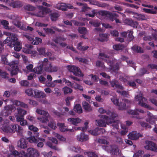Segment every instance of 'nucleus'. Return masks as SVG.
Instances as JSON below:
<instances>
[{"instance_id":"obj_43","label":"nucleus","mask_w":157,"mask_h":157,"mask_svg":"<svg viewBox=\"0 0 157 157\" xmlns=\"http://www.w3.org/2000/svg\"><path fill=\"white\" fill-rule=\"evenodd\" d=\"M50 16L52 21H56L59 17V14L56 13H52Z\"/></svg>"},{"instance_id":"obj_16","label":"nucleus","mask_w":157,"mask_h":157,"mask_svg":"<svg viewBox=\"0 0 157 157\" xmlns=\"http://www.w3.org/2000/svg\"><path fill=\"white\" fill-rule=\"evenodd\" d=\"M147 114L148 118L146 119L147 121L152 124L155 123V121L157 120V118L156 117L153 116L152 114L149 112H147Z\"/></svg>"},{"instance_id":"obj_13","label":"nucleus","mask_w":157,"mask_h":157,"mask_svg":"<svg viewBox=\"0 0 157 157\" xmlns=\"http://www.w3.org/2000/svg\"><path fill=\"white\" fill-rule=\"evenodd\" d=\"M59 69L58 66L49 63L48 67H45V71L49 73L55 72L58 71Z\"/></svg>"},{"instance_id":"obj_53","label":"nucleus","mask_w":157,"mask_h":157,"mask_svg":"<svg viewBox=\"0 0 157 157\" xmlns=\"http://www.w3.org/2000/svg\"><path fill=\"white\" fill-rule=\"evenodd\" d=\"M70 149L72 151L77 152H79L81 151V149L79 147H76L74 146H71L70 147Z\"/></svg>"},{"instance_id":"obj_7","label":"nucleus","mask_w":157,"mask_h":157,"mask_svg":"<svg viewBox=\"0 0 157 157\" xmlns=\"http://www.w3.org/2000/svg\"><path fill=\"white\" fill-rule=\"evenodd\" d=\"M100 14L102 16H106L109 17L111 21H113L114 20V17H117L118 15L116 13H112L111 12L106 11H101Z\"/></svg>"},{"instance_id":"obj_50","label":"nucleus","mask_w":157,"mask_h":157,"mask_svg":"<svg viewBox=\"0 0 157 157\" xmlns=\"http://www.w3.org/2000/svg\"><path fill=\"white\" fill-rule=\"evenodd\" d=\"M63 81L65 83L67 84V86H70V87L72 88V87H73V84H74V83H72L71 82H70V81L66 79L65 78H63Z\"/></svg>"},{"instance_id":"obj_56","label":"nucleus","mask_w":157,"mask_h":157,"mask_svg":"<svg viewBox=\"0 0 157 157\" xmlns=\"http://www.w3.org/2000/svg\"><path fill=\"white\" fill-rule=\"evenodd\" d=\"M109 82L112 87L115 88L117 84L118 81L115 79H113L112 81H110Z\"/></svg>"},{"instance_id":"obj_33","label":"nucleus","mask_w":157,"mask_h":157,"mask_svg":"<svg viewBox=\"0 0 157 157\" xmlns=\"http://www.w3.org/2000/svg\"><path fill=\"white\" fill-rule=\"evenodd\" d=\"M22 51L25 53L27 54H36L37 52L36 51H33L30 49L28 48H23L22 50Z\"/></svg>"},{"instance_id":"obj_5","label":"nucleus","mask_w":157,"mask_h":157,"mask_svg":"<svg viewBox=\"0 0 157 157\" xmlns=\"http://www.w3.org/2000/svg\"><path fill=\"white\" fill-rule=\"evenodd\" d=\"M67 69L69 71L72 72L75 76L78 77H83L84 76L78 67L74 65H69L67 66Z\"/></svg>"},{"instance_id":"obj_14","label":"nucleus","mask_w":157,"mask_h":157,"mask_svg":"<svg viewBox=\"0 0 157 157\" xmlns=\"http://www.w3.org/2000/svg\"><path fill=\"white\" fill-rule=\"evenodd\" d=\"M2 129L4 132L7 134H12L14 133L12 124L4 125L2 127Z\"/></svg>"},{"instance_id":"obj_63","label":"nucleus","mask_w":157,"mask_h":157,"mask_svg":"<svg viewBox=\"0 0 157 157\" xmlns=\"http://www.w3.org/2000/svg\"><path fill=\"white\" fill-rule=\"evenodd\" d=\"M29 128L30 130L34 132H36L38 131V128L33 125L29 126Z\"/></svg>"},{"instance_id":"obj_60","label":"nucleus","mask_w":157,"mask_h":157,"mask_svg":"<svg viewBox=\"0 0 157 157\" xmlns=\"http://www.w3.org/2000/svg\"><path fill=\"white\" fill-rule=\"evenodd\" d=\"M2 25L4 26V28L6 29H9V27L8 25L9 23L8 21L6 20H3L1 22Z\"/></svg>"},{"instance_id":"obj_57","label":"nucleus","mask_w":157,"mask_h":157,"mask_svg":"<svg viewBox=\"0 0 157 157\" xmlns=\"http://www.w3.org/2000/svg\"><path fill=\"white\" fill-rule=\"evenodd\" d=\"M22 119H20L18 121L16 120L17 122H20V124L22 126H24L27 124V121L24 120L23 118H22Z\"/></svg>"},{"instance_id":"obj_18","label":"nucleus","mask_w":157,"mask_h":157,"mask_svg":"<svg viewBox=\"0 0 157 157\" xmlns=\"http://www.w3.org/2000/svg\"><path fill=\"white\" fill-rule=\"evenodd\" d=\"M77 139L78 141L83 142L88 140L89 137L87 135H85L84 133H81L77 136Z\"/></svg>"},{"instance_id":"obj_38","label":"nucleus","mask_w":157,"mask_h":157,"mask_svg":"<svg viewBox=\"0 0 157 157\" xmlns=\"http://www.w3.org/2000/svg\"><path fill=\"white\" fill-rule=\"evenodd\" d=\"M132 49L134 51L138 53H143L144 50L141 47H139L137 46H135L132 47Z\"/></svg>"},{"instance_id":"obj_28","label":"nucleus","mask_w":157,"mask_h":157,"mask_svg":"<svg viewBox=\"0 0 157 157\" xmlns=\"http://www.w3.org/2000/svg\"><path fill=\"white\" fill-rule=\"evenodd\" d=\"M74 111L78 113H82V109L80 104H76L74 107Z\"/></svg>"},{"instance_id":"obj_54","label":"nucleus","mask_w":157,"mask_h":157,"mask_svg":"<svg viewBox=\"0 0 157 157\" xmlns=\"http://www.w3.org/2000/svg\"><path fill=\"white\" fill-rule=\"evenodd\" d=\"M23 5L22 2L19 1H16L14 3V7L15 8L20 7Z\"/></svg>"},{"instance_id":"obj_44","label":"nucleus","mask_w":157,"mask_h":157,"mask_svg":"<svg viewBox=\"0 0 157 157\" xmlns=\"http://www.w3.org/2000/svg\"><path fill=\"white\" fill-rule=\"evenodd\" d=\"M42 42V40L41 38L36 37L35 40H33L31 43L33 45H38L39 43H41Z\"/></svg>"},{"instance_id":"obj_4","label":"nucleus","mask_w":157,"mask_h":157,"mask_svg":"<svg viewBox=\"0 0 157 157\" xmlns=\"http://www.w3.org/2000/svg\"><path fill=\"white\" fill-rule=\"evenodd\" d=\"M135 99L136 101H139L138 104L140 105L150 109L151 107L146 104L147 100L146 99L142 96V94L137 95L135 97Z\"/></svg>"},{"instance_id":"obj_52","label":"nucleus","mask_w":157,"mask_h":157,"mask_svg":"<svg viewBox=\"0 0 157 157\" xmlns=\"http://www.w3.org/2000/svg\"><path fill=\"white\" fill-rule=\"evenodd\" d=\"M78 30V32L81 34H85L86 33V29L84 27H79Z\"/></svg>"},{"instance_id":"obj_10","label":"nucleus","mask_w":157,"mask_h":157,"mask_svg":"<svg viewBox=\"0 0 157 157\" xmlns=\"http://www.w3.org/2000/svg\"><path fill=\"white\" fill-rule=\"evenodd\" d=\"M14 133L16 132L17 135L19 136H23V129L22 127L17 124H12Z\"/></svg>"},{"instance_id":"obj_20","label":"nucleus","mask_w":157,"mask_h":157,"mask_svg":"<svg viewBox=\"0 0 157 157\" xmlns=\"http://www.w3.org/2000/svg\"><path fill=\"white\" fill-rule=\"evenodd\" d=\"M10 101L13 105L16 106H20L24 108H27L28 107L27 105L24 102L13 99H11Z\"/></svg>"},{"instance_id":"obj_48","label":"nucleus","mask_w":157,"mask_h":157,"mask_svg":"<svg viewBox=\"0 0 157 157\" xmlns=\"http://www.w3.org/2000/svg\"><path fill=\"white\" fill-rule=\"evenodd\" d=\"M89 132L93 135L97 136L99 134L98 128H96L94 130H90L89 131Z\"/></svg>"},{"instance_id":"obj_26","label":"nucleus","mask_w":157,"mask_h":157,"mask_svg":"<svg viewBox=\"0 0 157 157\" xmlns=\"http://www.w3.org/2000/svg\"><path fill=\"white\" fill-rule=\"evenodd\" d=\"M88 123L89 122L86 121L84 123V127H75L74 129L75 130H82L83 132L85 131L88 127Z\"/></svg>"},{"instance_id":"obj_12","label":"nucleus","mask_w":157,"mask_h":157,"mask_svg":"<svg viewBox=\"0 0 157 157\" xmlns=\"http://www.w3.org/2000/svg\"><path fill=\"white\" fill-rule=\"evenodd\" d=\"M50 12V10L49 9L43 8L36 13L35 15L38 17H44L45 14L49 13Z\"/></svg>"},{"instance_id":"obj_42","label":"nucleus","mask_w":157,"mask_h":157,"mask_svg":"<svg viewBox=\"0 0 157 157\" xmlns=\"http://www.w3.org/2000/svg\"><path fill=\"white\" fill-rule=\"evenodd\" d=\"M74 83H75V84H73V87L72 88H74L75 89H78L81 91L83 90V88L80 85L75 82H74Z\"/></svg>"},{"instance_id":"obj_17","label":"nucleus","mask_w":157,"mask_h":157,"mask_svg":"<svg viewBox=\"0 0 157 157\" xmlns=\"http://www.w3.org/2000/svg\"><path fill=\"white\" fill-rule=\"evenodd\" d=\"M43 116L37 117V119L42 123H46L49 121L50 116L48 113L43 115Z\"/></svg>"},{"instance_id":"obj_6","label":"nucleus","mask_w":157,"mask_h":157,"mask_svg":"<svg viewBox=\"0 0 157 157\" xmlns=\"http://www.w3.org/2000/svg\"><path fill=\"white\" fill-rule=\"evenodd\" d=\"M99 55V59L105 60L107 62L109 66L107 68H108L110 70L112 69L113 68V62L111 61V58L107 55L103 53H100Z\"/></svg>"},{"instance_id":"obj_22","label":"nucleus","mask_w":157,"mask_h":157,"mask_svg":"<svg viewBox=\"0 0 157 157\" xmlns=\"http://www.w3.org/2000/svg\"><path fill=\"white\" fill-rule=\"evenodd\" d=\"M82 105L83 108L86 111L89 112L93 110V109L91 105L86 101H83Z\"/></svg>"},{"instance_id":"obj_25","label":"nucleus","mask_w":157,"mask_h":157,"mask_svg":"<svg viewBox=\"0 0 157 157\" xmlns=\"http://www.w3.org/2000/svg\"><path fill=\"white\" fill-rule=\"evenodd\" d=\"M38 63L40 65H41L42 67H43L45 71V67H48L49 63H51L48 61V59L47 58H44L43 61H39Z\"/></svg>"},{"instance_id":"obj_55","label":"nucleus","mask_w":157,"mask_h":157,"mask_svg":"<svg viewBox=\"0 0 157 157\" xmlns=\"http://www.w3.org/2000/svg\"><path fill=\"white\" fill-rule=\"evenodd\" d=\"M111 100L113 104L117 106L119 103L118 99L117 98L115 97H113V98H111Z\"/></svg>"},{"instance_id":"obj_46","label":"nucleus","mask_w":157,"mask_h":157,"mask_svg":"<svg viewBox=\"0 0 157 157\" xmlns=\"http://www.w3.org/2000/svg\"><path fill=\"white\" fill-rule=\"evenodd\" d=\"M113 49L117 51L122 49L124 48V46L120 44H117L114 45L113 46Z\"/></svg>"},{"instance_id":"obj_15","label":"nucleus","mask_w":157,"mask_h":157,"mask_svg":"<svg viewBox=\"0 0 157 157\" xmlns=\"http://www.w3.org/2000/svg\"><path fill=\"white\" fill-rule=\"evenodd\" d=\"M27 142L26 140L23 138H21L18 141L17 146L19 148L25 149L27 147Z\"/></svg>"},{"instance_id":"obj_9","label":"nucleus","mask_w":157,"mask_h":157,"mask_svg":"<svg viewBox=\"0 0 157 157\" xmlns=\"http://www.w3.org/2000/svg\"><path fill=\"white\" fill-rule=\"evenodd\" d=\"M147 145L144 146L145 148L148 150L157 151V147L155 144L151 141H146Z\"/></svg>"},{"instance_id":"obj_45","label":"nucleus","mask_w":157,"mask_h":157,"mask_svg":"<svg viewBox=\"0 0 157 157\" xmlns=\"http://www.w3.org/2000/svg\"><path fill=\"white\" fill-rule=\"evenodd\" d=\"M128 33V41H131L133 39V36L132 35L133 32L132 31L129 30L127 31Z\"/></svg>"},{"instance_id":"obj_1","label":"nucleus","mask_w":157,"mask_h":157,"mask_svg":"<svg viewBox=\"0 0 157 157\" xmlns=\"http://www.w3.org/2000/svg\"><path fill=\"white\" fill-rule=\"evenodd\" d=\"M108 116L103 115L102 118L104 120L101 119L96 120V124L97 126L106 127V124H112L114 128L118 129L119 124H121L119 121H113V120L117 116V115L114 112L108 111L107 113Z\"/></svg>"},{"instance_id":"obj_29","label":"nucleus","mask_w":157,"mask_h":157,"mask_svg":"<svg viewBox=\"0 0 157 157\" xmlns=\"http://www.w3.org/2000/svg\"><path fill=\"white\" fill-rule=\"evenodd\" d=\"M64 94L71 93L73 91V90L67 86L64 87L62 89Z\"/></svg>"},{"instance_id":"obj_59","label":"nucleus","mask_w":157,"mask_h":157,"mask_svg":"<svg viewBox=\"0 0 157 157\" xmlns=\"http://www.w3.org/2000/svg\"><path fill=\"white\" fill-rule=\"evenodd\" d=\"M126 78H125L122 76H120L119 78V79L121 81L123 82L124 84H126L128 83V77H126Z\"/></svg>"},{"instance_id":"obj_27","label":"nucleus","mask_w":157,"mask_h":157,"mask_svg":"<svg viewBox=\"0 0 157 157\" xmlns=\"http://www.w3.org/2000/svg\"><path fill=\"white\" fill-rule=\"evenodd\" d=\"M42 71L43 68L40 64L39 66L34 68L33 69V71L37 74H41L42 72Z\"/></svg>"},{"instance_id":"obj_31","label":"nucleus","mask_w":157,"mask_h":157,"mask_svg":"<svg viewBox=\"0 0 157 157\" xmlns=\"http://www.w3.org/2000/svg\"><path fill=\"white\" fill-rule=\"evenodd\" d=\"M25 10L29 11H33L35 10L36 8L32 5L27 4L24 6Z\"/></svg>"},{"instance_id":"obj_11","label":"nucleus","mask_w":157,"mask_h":157,"mask_svg":"<svg viewBox=\"0 0 157 157\" xmlns=\"http://www.w3.org/2000/svg\"><path fill=\"white\" fill-rule=\"evenodd\" d=\"M128 138L130 139L136 140L139 138L142 137L143 135L139 133H138L136 131H132L129 133L128 135Z\"/></svg>"},{"instance_id":"obj_23","label":"nucleus","mask_w":157,"mask_h":157,"mask_svg":"<svg viewBox=\"0 0 157 157\" xmlns=\"http://www.w3.org/2000/svg\"><path fill=\"white\" fill-rule=\"evenodd\" d=\"M57 125L59 127L60 130L63 132L68 131L69 132H73L74 130L73 129H67L64 126V124L63 123H58L57 124Z\"/></svg>"},{"instance_id":"obj_19","label":"nucleus","mask_w":157,"mask_h":157,"mask_svg":"<svg viewBox=\"0 0 157 157\" xmlns=\"http://www.w3.org/2000/svg\"><path fill=\"white\" fill-rule=\"evenodd\" d=\"M33 97L37 98H44L46 97L45 93L42 91L37 90H35L34 91Z\"/></svg>"},{"instance_id":"obj_2","label":"nucleus","mask_w":157,"mask_h":157,"mask_svg":"<svg viewBox=\"0 0 157 157\" xmlns=\"http://www.w3.org/2000/svg\"><path fill=\"white\" fill-rule=\"evenodd\" d=\"M5 34L8 37L4 41L3 43L7 44L8 46L11 48L13 47L15 45L19 46L20 45L16 34L9 32H6Z\"/></svg>"},{"instance_id":"obj_24","label":"nucleus","mask_w":157,"mask_h":157,"mask_svg":"<svg viewBox=\"0 0 157 157\" xmlns=\"http://www.w3.org/2000/svg\"><path fill=\"white\" fill-rule=\"evenodd\" d=\"M55 8L59 10H61L63 11H67L65 3L62 2L58 3L55 6Z\"/></svg>"},{"instance_id":"obj_47","label":"nucleus","mask_w":157,"mask_h":157,"mask_svg":"<svg viewBox=\"0 0 157 157\" xmlns=\"http://www.w3.org/2000/svg\"><path fill=\"white\" fill-rule=\"evenodd\" d=\"M37 51L39 53L40 55H42L44 56L45 54V48H37Z\"/></svg>"},{"instance_id":"obj_32","label":"nucleus","mask_w":157,"mask_h":157,"mask_svg":"<svg viewBox=\"0 0 157 157\" xmlns=\"http://www.w3.org/2000/svg\"><path fill=\"white\" fill-rule=\"evenodd\" d=\"M13 24L17 27L22 30H25V28L21 25L20 22L14 20L13 22Z\"/></svg>"},{"instance_id":"obj_39","label":"nucleus","mask_w":157,"mask_h":157,"mask_svg":"<svg viewBox=\"0 0 157 157\" xmlns=\"http://www.w3.org/2000/svg\"><path fill=\"white\" fill-rule=\"evenodd\" d=\"M117 106L119 110H123L126 109V104L124 103L123 101L119 102Z\"/></svg>"},{"instance_id":"obj_36","label":"nucleus","mask_w":157,"mask_h":157,"mask_svg":"<svg viewBox=\"0 0 157 157\" xmlns=\"http://www.w3.org/2000/svg\"><path fill=\"white\" fill-rule=\"evenodd\" d=\"M36 112L37 114L43 115L45 114H47L48 113L47 111L39 108H37Z\"/></svg>"},{"instance_id":"obj_30","label":"nucleus","mask_w":157,"mask_h":157,"mask_svg":"<svg viewBox=\"0 0 157 157\" xmlns=\"http://www.w3.org/2000/svg\"><path fill=\"white\" fill-rule=\"evenodd\" d=\"M52 134L53 136L56 137L59 140L62 141H65L66 140V138L62 135L55 132H53Z\"/></svg>"},{"instance_id":"obj_21","label":"nucleus","mask_w":157,"mask_h":157,"mask_svg":"<svg viewBox=\"0 0 157 157\" xmlns=\"http://www.w3.org/2000/svg\"><path fill=\"white\" fill-rule=\"evenodd\" d=\"M67 121L69 123L75 125H77L82 121V120L79 118H69Z\"/></svg>"},{"instance_id":"obj_35","label":"nucleus","mask_w":157,"mask_h":157,"mask_svg":"<svg viewBox=\"0 0 157 157\" xmlns=\"http://www.w3.org/2000/svg\"><path fill=\"white\" fill-rule=\"evenodd\" d=\"M18 63V61H14L11 62L10 63H9L8 65H10V67L12 69L16 68H17V65Z\"/></svg>"},{"instance_id":"obj_64","label":"nucleus","mask_w":157,"mask_h":157,"mask_svg":"<svg viewBox=\"0 0 157 157\" xmlns=\"http://www.w3.org/2000/svg\"><path fill=\"white\" fill-rule=\"evenodd\" d=\"M65 40V38L61 37H57L56 39H53L54 41L57 43H59L61 41H64Z\"/></svg>"},{"instance_id":"obj_41","label":"nucleus","mask_w":157,"mask_h":157,"mask_svg":"<svg viewBox=\"0 0 157 157\" xmlns=\"http://www.w3.org/2000/svg\"><path fill=\"white\" fill-rule=\"evenodd\" d=\"M35 90H33L31 88L27 89L25 90V92L26 94L29 96H33V97L34 91Z\"/></svg>"},{"instance_id":"obj_61","label":"nucleus","mask_w":157,"mask_h":157,"mask_svg":"<svg viewBox=\"0 0 157 157\" xmlns=\"http://www.w3.org/2000/svg\"><path fill=\"white\" fill-rule=\"evenodd\" d=\"M140 124L142 127H145L146 129H147V128H151V126L150 125L148 124L147 123L144 122H141Z\"/></svg>"},{"instance_id":"obj_58","label":"nucleus","mask_w":157,"mask_h":157,"mask_svg":"<svg viewBox=\"0 0 157 157\" xmlns=\"http://www.w3.org/2000/svg\"><path fill=\"white\" fill-rule=\"evenodd\" d=\"M33 66L32 64H29L26 67V71L28 72H33Z\"/></svg>"},{"instance_id":"obj_51","label":"nucleus","mask_w":157,"mask_h":157,"mask_svg":"<svg viewBox=\"0 0 157 157\" xmlns=\"http://www.w3.org/2000/svg\"><path fill=\"white\" fill-rule=\"evenodd\" d=\"M1 59L3 63L6 65L9 64V63L7 61V59L5 55H2L1 56Z\"/></svg>"},{"instance_id":"obj_40","label":"nucleus","mask_w":157,"mask_h":157,"mask_svg":"<svg viewBox=\"0 0 157 157\" xmlns=\"http://www.w3.org/2000/svg\"><path fill=\"white\" fill-rule=\"evenodd\" d=\"M14 106L12 105H9L5 106L4 107V109L6 111V112L8 113L9 111L11 112L14 109Z\"/></svg>"},{"instance_id":"obj_3","label":"nucleus","mask_w":157,"mask_h":157,"mask_svg":"<svg viewBox=\"0 0 157 157\" xmlns=\"http://www.w3.org/2000/svg\"><path fill=\"white\" fill-rule=\"evenodd\" d=\"M39 155L37 150L33 148H30L27 149V153L25 154L22 151L19 153V155L16 157H37Z\"/></svg>"},{"instance_id":"obj_34","label":"nucleus","mask_w":157,"mask_h":157,"mask_svg":"<svg viewBox=\"0 0 157 157\" xmlns=\"http://www.w3.org/2000/svg\"><path fill=\"white\" fill-rule=\"evenodd\" d=\"M27 139L30 143H37L38 140L34 136H31L27 138Z\"/></svg>"},{"instance_id":"obj_37","label":"nucleus","mask_w":157,"mask_h":157,"mask_svg":"<svg viewBox=\"0 0 157 157\" xmlns=\"http://www.w3.org/2000/svg\"><path fill=\"white\" fill-rule=\"evenodd\" d=\"M108 35L107 34H100L99 35V38L98 40L101 41L106 40L108 37Z\"/></svg>"},{"instance_id":"obj_62","label":"nucleus","mask_w":157,"mask_h":157,"mask_svg":"<svg viewBox=\"0 0 157 157\" xmlns=\"http://www.w3.org/2000/svg\"><path fill=\"white\" fill-rule=\"evenodd\" d=\"M89 76H91V79L92 81H93L94 82H97L98 81V79H99V78L95 75H93V74L90 75Z\"/></svg>"},{"instance_id":"obj_49","label":"nucleus","mask_w":157,"mask_h":157,"mask_svg":"<svg viewBox=\"0 0 157 157\" xmlns=\"http://www.w3.org/2000/svg\"><path fill=\"white\" fill-rule=\"evenodd\" d=\"M135 16L137 19L139 20H143L146 19L145 16L143 15L136 14Z\"/></svg>"},{"instance_id":"obj_8","label":"nucleus","mask_w":157,"mask_h":157,"mask_svg":"<svg viewBox=\"0 0 157 157\" xmlns=\"http://www.w3.org/2000/svg\"><path fill=\"white\" fill-rule=\"evenodd\" d=\"M17 112L14 114V116L16 117V120L18 121L19 119L23 118L24 116L26 114L27 112L19 107L17 108Z\"/></svg>"}]
</instances>
